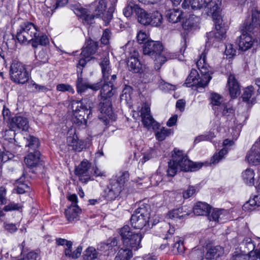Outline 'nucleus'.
<instances>
[{"instance_id":"0eeeda50","label":"nucleus","mask_w":260,"mask_h":260,"mask_svg":"<svg viewBox=\"0 0 260 260\" xmlns=\"http://www.w3.org/2000/svg\"><path fill=\"white\" fill-rule=\"evenodd\" d=\"M119 233L124 247L136 251L141 247V241L143 236L140 233H135L129 226L124 225L120 229Z\"/></svg>"},{"instance_id":"e433bc0d","label":"nucleus","mask_w":260,"mask_h":260,"mask_svg":"<svg viewBox=\"0 0 260 260\" xmlns=\"http://www.w3.org/2000/svg\"><path fill=\"white\" fill-rule=\"evenodd\" d=\"M189 213L184 210L183 207H181L177 209H175L171 210L168 213V216L170 218L174 220L177 219H182L186 216L188 215Z\"/></svg>"},{"instance_id":"c85d7f7f","label":"nucleus","mask_w":260,"mask_h":260,"mask_svg":"<svg viewBox=\"0 0 260 260\" xmlns=\"http://www.w3.org/2000/svg\"><path fill=\"white\" fill-rule=\"evenodd\" d=\"M211 207L206 203L199 202L193 208V213L198 216H204L209 214Z\"/></svg>"},{"instance_id":"7ed1b4c3","label":"nucleus","mask_w":260,"mask_h":260,"mask_svg":"<svg viewBox=\"0 0 260 260\" xmlns=\"http://www.w3.org/2000/svg\"><path fill=\"white\" fill-rule=\"evenodd\" d=\"M172 157V159L168 162L167 170V174L169 176H175L178 169L184 171H195L203 166L202 163L190 161L185 154L176 148L174 149Z\"/></svg>"},{"instance_id":"e2e57ef3","label":"nucleus","mask_w":260,"mask_h":260,"mask_svg":"<svg viewBox=\"0 0 260 260\" xmlns=\"http://www.w3.org/2000/svg\"><path fill=\"white\" fill-rule=\"evenodd\" d=\"M155 156V150L153 149L152 148H150L149 150H148L144 153L143 159H144V161H146L147 160H148L150 158L154 157Z\"/></svg>"},{"instance_id":"2f4dec72","label":"nucleus","mask_w":260,"mask_h":260,"mask_svg":"<svg viewBox=\"0 0 260 260\" xmlns=\"http://www.w3.org/2000/svg\"><path fill=\"white\" fill-rule=\"evenodd\" d=\"M81 209L78 206L71 205L65 210V215L67 220L72 222L78 218Z\"/></svg>"},{"instance_id":"4d7b16f0","label":"nucleus","mask_w":260,"mask_h":260,"mask_svg":"<svg viewBox=\"0 0 260 260\" xmlns=\"http://www.w3.org/2000/svg\"><path fill=\"white\" fill-rule=\"evenodd\" d=\"M6 44L9 49H15L16 47V41L14 36L10 35L8 36Z\"/></svg>"},{"instance_id":"ea45409f","label":"nucleus","mask_w":260,"mask_h":260,"mask_svg":"<svg viewBox=\"0 0 260 260\" xmlns=\"http://www.w3.org/2000/svg\"><path fill=\"white\" fill-rule=\"evenodd\" d=\"M132 250L122 246L118 251L114 260H129L133 256Z\"/></svg>"},{"instance_id":"7c9ffc66","label":"nucleus","mask_w":260,"mask_h":260,"mask_svg":"<svg viewBox=\"0 0 260 260\" xmlns=\"http://www.w3.org/2000/svg\"><path fill=\"white\" fill-rule=\"evenodd\" d=\"M159 127L160 126L158 124V126L155 127V129H154L155 131V137L159 141L165 140L167 137L173 134L174 131L172 129L167 128L165 127Z\"/></svg>"},{"instance_id":"c03bdc74","label":"nucleus","mask_w":260,"mask_h":260,"mask_svg":"<svg viewBox=\"0 0 260 260\" xmlns=\"http://www.w3.org/2000/svg\"><path fill=\"white\" fill-rule=\"evenodd\" d=\"M195 18H197L193 15H189L188 17L183 16L182 27L185 30L191 29L194 25L196 20Z\"/></svg>"},{"instance_id":"ddd939ff","label":"nucleus","mask_w":260,"mask_h":260,"mask_svg":"<svg viewBox=\"0 0 260 260\" xmlns=\"http://www.w3.org/2000/svg\"><path fill=\"white\" fill-rule=\"evenodd\" d=\"M70 7L80 17L84 24L90 25L94 23V19L96 17L95 14L94 15L89 14L86 9L82 7L79 4L75 5L70 4Z\"/></svg>"},{"instance_id":"3c124183","label":"nucleus","mask_w":260,"mask_h":260,"mask_svg":"<svg viewBox=\"0 0 260 260\" xmlns=\"http://www.w3.org/2000/svg\"><path fill=\"white\" fill-rule=\"evenodd\" d=\"M228 152L227 150L225 148L222 149L218 153L215 154L211 158L210 164H216L218 163L220 160H221L223 156Z\"/></svg>"},{"instance_id":"0e129e2a","label":"nucleus","mask_w":260,"mask_h":260,"mask_svg":"<svg viewBox=\"0 0 260 260\" xmlns=\"http://www.w3.org/2000/svg\"><path fill=\"white\" fill-rule=\"evenodd\" d=\"M164 229L165 230V232H167L166 236L164 238L166 239H170V236L173 235L175 232L174 228H171L169 224H165V226Z\"/></svg>"},{"instance_id":"2eb2a0df","label":"nucleus","mask_w":260,"mask_h":260,"mask_svg":"<svg viewBox=\"0 0 260 260\" xmlns=\"http://www.w3.org/2000/svg\"><path fill=\"white\" fill-rule=\"evenodd\" d=\"M93 104L92 102L89 103L88 106L85 107V110H80L79 112H75L74 115V122L78 125L84 126L86 125V119L85 118V115L87 114V118H90L91 114V108Z\"/></svg>"},{"instance_id":"09e8293b","label":"nucleus","mask_w":260,"mask_h":260,"mask_svg":"<svg viewBox=\"0 0 260 260\" xmlns=\"http://www.w3.org/2000/svg\"><path fill=\"white\" fill-rule=\"evenodd\" d=\"M256 199H257V197H254L253 199H250L245 203L242 207L243 210L247 211L255 210L256 207H258L256 204Z\"/></svg>"},{"instance_id":"473e14b6","label":"nucleus","mask_w":260,"mask_h":260,"mask_svg":"<svg viewBox=\"0 0 260 260\" xmlns=\"http://www.w3.org/2000/svg\"><path fill=\"white\" fill-rule=\"evenodd\" d=\"M173 243L172 244L171 250L174 254H182L185 251L182 238L179 236L174 238Z\"/></svg>"},{"instance_id":"9b49d317","label":"nucleus","mask_w":260,"mask_h":260,"mask_svg":"<svg viewBox=\"0 0 260 260\" xmlns=\"http://www.w3.org/2000/svg\"><path fill=\"white\" fill-rule=\"evenodd\" d=\"M150 222L149 213L144 208H139L132 215L131 223L135 229H142Z\"/></svg>"},{"instance_id":"20e7f679","label":"nucleus","mask_w":260,"mask_h":260,"mask_svg":"<svg viewBox=\"0 0 260 260\" xmlns=\"http://www.w3.org/2000/svg\"><path fill=\"white\" fill-rule=\"evenodd\" d=\"M206 55L203 53L200 58L196 62L197 67L200 72L201 76L195 69H192L190 74L186 79L185 84L188 87L196 85L198 87L206 86L212 77L209 73L208 66L206 63Z\"/></svg>"},{"instance_id":"bf43d9fd","label":"nucleus","mask_w":260,"mask_h":260,"mask_svg":"<svg viewBox=\"0 0 260 260\" xmlns=\"http://www.w3.org/2000/svg\"><path fill=\"white\" fill-rule=\"evenodd\" d=\"M22 206L19 204H16L14 202L9 203L4 208V210L5 211H10L12 210H19L22 208Z\"/></svg>"},{"instance_id":"69168bd1","label":"nucleus","mask_w":260,"mask_h":260,"mask_svg":"<svg viewBox=\"0 0 260 260\" xmlns=\"http://www.w3.org/2000/svg\"><path fill=\"white\" fill-rule=\"evenodd\" d=\"M196 192V189L194 186H189L188 188L183 192V197L188 199L194 194Z\"/></svg>"},{"instance_id":"f257e3e1","label":"nucleus","mask_w":260,"mask_h":260,"mask_svg":"<svg viewBox=\"0 0 260 260\" xmlns=\"http://www.w3.org/2000/svg\"><path fill=\"white\" fill-rule=\"evenodd\" d=\"M16 37L19 43L22 44L31 43L34 48L39 45L46 46L49 43L48 37L40 32L38 28L32 23L25 21L21 23L17 29Z\"/></svg>"},{"instance_id":"f3484780","label":"nucleus","mask_w":260,"mask_h":260,"mask_svg":"<svg viewBox=\"0 0 260 260\" xmlns=\"http://www.w3.org/2000/svg\"><path fill=\"white\" fill-rule=\"evenodd\" d=\"M99 108L101 113L105 115L106 119H107L106 117H107L112 120H115L116 118L113 112L111 100L106 99H104V100L101 99Z\"/></svg>"},{"instance_id":"864d4df0","label":"nucleus","mask_w":260,"mask_h":260,"mask_svg":"<svg viewBox=\"0 0 260 260\" xmlns=\"http://www.w3.org/2000/svg\"><path fill=\"white\" fill-rule=\"evenodd\" d=\"M56 90L58 91L66 92L68 91L72 94L74 93L75 90L73 87L68 84H59L56 86Z\"/></svg>"},{"instance_id":"13d9d810","label":"nucleus","mask_w":260,"mask_h":260,"mask_svg":"<svg viewBox=\"0 0 260 260\" xmlns=\"http://www.w3.org/2000/svg\"><path fill=\"white\" fill-rule=\"evenodd\" d=\"M236 50L232 44H229L225 46V54L229 58L233 57L236 54Z\"/></svg>"},{"instance_id":"39448f33","label":"nucleus","mask_w":260,"mask_h":260,"mask_svg":"<svg viewBox=\"0 0 260 260\" xmlns=\"http://www.w3.org/2000/svg\"><path fill=\"white\" fill-rule=\"evenodd\" d=\"M163 46L159 42L152 40L146 42L143 47L144 55H147L154 59V68L160 69L161 66L166 61V57L161 54Z\"/></svg>"},{"instance_id":"a18cd8bd","label":"nucleus","mask_w":260,"mask_h":260,"mask_svg":"<svg viewBox=\"0 0 260 260\" xmlns=\"http://www.w3.org/2000/svg\"><path fill=\"white\" fill-rule=\"evenodd\" d=\"M72 247H67L64 249L65 255L72 258H78L81 254L82 250V247L81 246H78L74 251H72Z\"/></svg>"},{"instance_id":"393cba45","label":"nucleus","mask_w":260,"mask_h":260,"mask_svg":"<svg viewBox=\"0 0 260 260\" xmlns=\"http://www.w3.org/2000/svg\"><path fill=\"white\" fill-rule=\"evenodd\" d=\"M67 143L68 145L72 147L73 150L80 152L85 148L84 142L79 140L77 136L74 132L73 136H69L67 137Z\"/></svg>"},{"instance_id":"37998d69","label":"nucleus","mask_w":260,"mask_h":260,"mask_svg":"<svg viewBox=\"0 0 260 260\" xmlns=\"http://www.w3.org/2000/svg\"><path fill=\"white\" fill-rule=\"evenodd\" d=\"M226 213V211L223 209H213L209 215V219L210 221H217L219 218H222Z\"/></svg>"},{"instance_id":"5fc2aeb1","label":"nucleus","mask_w":260,"mask_h":260,"mask_svg":"<svg viewBox=\"0 0 260 260\" xmlns=\"http://www.w3.org/2000/svg\"><path fill=\"white\" fill-rule=\"evenodd\" d=\"M253 90L254 88L252 86L246 88L242 95L243 101L246 102H248L252 95Z\"/></svg>"},{"instance_id":"603ef678","label":"nucleus","mask_w":260,"mask_h":260,"mask_svg":"<svg viewBox=\"0 0 260 260\" xmlns=\"http://www.w3.org/2000/svg\"><path fill=\"white\" fill-rule=\"evenodd\" d=\"M129 173L127 171L123 172L118 177V179L115 181L118 182V184L120 185L121 187L123 188L124 184L129 179Z\"/></svg>"},{"instance_id":"4be33fe9","label":"nucleus","mask_w":260,"mask_h":260,"mask_svg":"<svg viewBox=\"0 0 260 260\" xmlns=\"http://www.w3.org/2000/svg\"><path fill=\"white\" fill-rule=\"evenodd\" d=\"M229 91L232 98H237L240 93L239 84L233 75H230L228 80Z\"/></svg>"},{"instance_id":"b1692460","label":"nucleus","mask_w":260,"mask_h":260,"mask_svg":"<svg viewBox=\"0 0 260 260\" xmlns=\"http://www.w3.org/2000/svg\"><path fill=\"white\" fill-rule=\"evenodd\" d=\"M40 151L30 152L24 158L26 166L29 168H33L39 166L40 162Z\"/></svg>"},{"instance_id":"49530a36","label":"nucleus","mask_w":260,"mask_h":260,"mask_svg":"<svg viewBox=\"0 0 260 260\" xmlns=\"http://www.w3.org/2000/svg\"><path fill=\"white\" fill-rule=\"evenodd\" d=\"M138 5L135 4L132 2H129L127 6L124 8L123 10V14L126 17L131 16L133 13L137 14V8H139Z\"/></svg>"},{"instance_id":"6e6552de","label":"nucleus","mask_w":260,"mask_h":260,"mask_svg":"<svg viewBox=\"0 0 260 260\" xmlns=\"http://www.w3.org/2000/svg\"><path fill=\"white\" fill-rule=\"evenodd\" d=\"M11 80L18 84H24L29 79V74L25 66L18 60H13L10 70Z\"/></svg>"},{"instance_id":"8fccbe9b","label":"nucleus","mask_w":260,"mask_h":260,"mask_svg":"<svg viewBox=\"0 0 260 260\" xmlns=\"http://www.w3.org/2000/svg\"><path fill=\"white\" fill-rule=\"evenodd\" d=\"M219 110L222 111V114L226 117L233 115L234 112L232 106L229 103L222 104L221 108Z\"/></svg>"},{"instance_id":"c756f323","label":"nucleus","mask_w":260,"mask_h":260,"mask_svg":"<svg viewBox=\"0 0 260 260\" xmlns=\"http://www.w3.org/2000/svg\"><path fill=\"white\" fill-rule=\"evenodd\" d=\"M183 16L184 13L179 9L169 10L166 13V17L168 21L173 23L180 21Z\"/></svg>"},{"instance_id":"de8ad7c7","label":"nucleus","mask_w":260,"mask_h":260,"mask_svg":"<svg viewBox=\"0 0 260 260\" xmlns=\"http://www.w3.org/2000/svg\"><path fill=\"white\" fill-rule=\"evenodd\" d=\"M150 19L151 23H150L149 24H151L153 26H158L161 23L162 17L160 13L156 11L151 14V17Z\"/></svg>"},{"instance_id":"5701e85b","label":"nucleus","mask_w":260,"mask_h":260,"mask_svg":"<svg viewBox=\"0 0 260 260\" xmlns=\"http://www.w3.org/2000/svg\"><path fill=\"white\" fill-rule=\"evenodd\" d=\"M237 241L242 249L245 253L252 252L255 248L254 242L250 238L244 237L242 236L237 237Z\"/></svg>"},{"instance_id":"f03ea898","label":"nucleus","mask_w":260,"mask_h":260,"mask_svg":"<svg viewBox=\"0 0 260 260\" xmlns=\"http://www.w3.org/2000/svg\"><path fill=\"white\" fill-rule=\"evenodd\" d=\"M257 11H254L251 18L246 20L241 27V35L237 39L239 49L245 51L252 46L255 34L260 26V20H257Z\"/></svg>"},{"instance_id":"423d86ee","label":"nucleus","mask_w":260,"mask_h":260,"mask_svg":"<svg viewBox=\"0 0 260 260\" xmlns=\"http://www.w3.org/2000/svg\"><path fill=\"white\" fill-rule=\"evenodd\" d=\"M220 0H184L182 7L184 9L200 10L207 9L208 14L214 15L220 9Z\"/></svg>"},{"instance_id":"79ce46f5","label":"nucleus","mask_w":260,"mask_h":260,"mask_svg":"<svg viewBox=\"0 0 260 260\" xmlns=\"http://www.w3.org/2000/svg\"><path fill=\"white\" fill-rule=\"evenodd\" d=\"M254 172L251 169H247L242 173V178L244 182L249 186H252L254 184Z\"/></svg>"},{"instance_id":"bb28decb","label":"nucleus","mask_w":260,"mask_h":260,"mask_svg":"<svg viewBox=\"0 0 260 260\" xmlns=\"http://www.w3.org/2000/svg\"><path fill=\"white\" fill-rule=\"evenodd\" d=\"M96 17H100L103 14L107 8L106 0H95L90 5Z\"/></svg>"},{"instance_id":"338daca9","label":"nucleus","mask_w":260,"mask_h":260,"mask_svg":"<svg viewBox=\"0 0 260 260\" xmlns=\"http://www.w3.org/2000/svg\"><path fill=\"white\" fill-rule=\"evenodd\" d=\"M56 243L58 245H66L67 247H72L73 243L71 241H68L64 239L57 238L56 240Z\"/></svg>"},{"instance_id":"774afa93","label":"nucleus","mask_w":260,"mask_h":260,"mask_svg":"<svg viewBox=\"0 0 260 260\" xmlns=\"http://www.w3.org/2000/svg\"><path fill=\"white\" fill-rule=\"evenodd\" d=\"M245 255L239 252L235 251L231 257L230 260H243L245 259Z\"/></svg>"},{"instance_id":"9d476101","label":"nucleus","mask_w":260,"mask_h":260,"mask_svg":"<svg viewBox=\"0 0 260 260\" xmlns=\"http://www.w3.org/2000/svg\"><path fill=\"white\" fill-rule=\"evenodd\" d=\"M125 47L126 52L129 55L127 63L129 71L133 73H141L142 72V64L138 58V52L135 48L131 47L129 43Z\"/></svg>"},{"instance_id":"4468645a","label":"nucleus","mask_w":260,"mask_h":260,"mask_svg":"<svg viewBox=\"0 0 260 260\" xmlns=\"http://www.w3.org/2000/svg\"><path fill=\"white\" fill-rule=\"evenodd\" d=\"M90 168L91 164L87 159H84L76 168L75 173L79 176L80 181L86 183L91 180Z\"/></svg>"},{"instance_id":"412c9836","label":"nucleus","mask_w":260,"mask_h":260,"mask_svg":"<svg viewBox=\"0 0 260 260\" xmlns=\"http://www.w3.org/2000/svg\"><path fill=\"white\" fill-rule=\"evenodd\" d=\"M100 66L102 69L103 78L104 81H108L109 75L111 73V69L110 64V60L107 53H105L101 60L100 62Z\"/></svg>"},{"instance_id":"1a4fd4ad","label":"nucleus","mask_w":260,"mask_h":260,"mask_svg":"<svg viewBox=\"0 0 260 260\" xmlns=\"http://www.w3.org/2000/svg\"><path fill=\"white\" fill-rule=\"evenodd\" d=\"M219 10V9L214 15L212 14L215 19V30L214 31H211L207 34L208 41L210 42L219 41L226 37V28L223 24L222 19L220 16H217L216 18H215Z\"/></svg>"},{"instance_id":"052dcab7","label":"nucleus","mask_w":260,"mask_h":260,"mask_svg":"<svg viewBox=\"0 0 260 260\" xmlns=\"http://www.w3.org/2000/svg\"><path fill=\"white\" fill-rule=\"evenodd\" d=\"M159 88L161 90L166 92L169 90H174L175 86L170 83L165 82L164 81L159 83Z\"/></svg>"},{"instance_id":"a211bd4d","label":"nucleus","mask_w":260,"mask_h":260,"mask_svg":"<svg viewBox=\"0 0 260 260\" xmlns=\"http://www.w3.org/2000/svg\"><path fill=\"white\" fill-rule=\"evenodd\" d=\"M142 122L146 127H152L153 129L158 126V123L155 121L150 115V109L149 107L143 108L141 111Z\"/></svg>"},{"instance_id":"6ab92c4d","label":"nucleus","mask_w":260,"mask_h":260,"mask_svg":"<svg viewBox=\"0 0 260 260\" xmlns=\"http://www.w3.org/2000/svg\"><path fill=\"white\" fill-rule=\"evenodd\" d=\"M10 126L12 128H18L26 131L29 127L28 119L25 117L21 115L15 116L11 120Z\"/></svg>"},{"instance_id":"cd10ccee","label":"nucleus","mask_w":260,"mask_h":260,"mask_svg":"<svg viewBox=\"0 0 260 260\" xmlns=\"http://www.w3.org/2000/svg\"><path fill=\"white\" fill-rule=\"evenodd\" d=\"M25 142V147L28 148V152L39 151L38 148L40 146L39 139L32 136L29 135L26 138H24Z\"/></svg>"},{"instance_id":"f8f14e48","label":"nucleus","mask_w":260,"mask_h":260,"mask_svg":"<svg viewBox=\"0 0 260 260\" xmlns=\"http://www.w3.org/2000/svg\"><path fill=\"white\" fill-rule=\"evenodd\" d=\"M80 73L78 72L77 79L75 82L77 92L82 95L88 89H91L94 91H96L100 89L101 84L100 82L91 84L89 83L88 79L82 77V68L80 69Z\"/></svg>"},{"instance_id":"6e6d98bb","label":"nucleus","mask_w":260,"mask_h":260,"mask_svg":"<svg viewBox=\"0 0 260 260\" xmlns=\"http://www.w3.org/2000/svg\"><path fill=\"white\" fill-rule=\"evenodd\" d=\"M215 137L213 133L210 132L208 134L202 135L198 136L194 140V143H199L202 141H210Z\"/></svg>"},{"instance_id":"c9c22d12","label":"nucleus","mask_w":260,"mask_h":260,"mask_svg":"<svg viewBox=\"0 0 260 260\" xmlns=\"http://www.w3.org/2000/svg\"><path fill=\"white\" fill-rule=\"evenodd\" d=\"M101 99H110L114 95V90L113 84H109L104 82L100 91Z\"/></svg>"},{"instance_id":"4c0bfd02","label":"nucleus","mask_w":260,"mask_h":260,"mask_svg":"<svg viewBox=\"0 0 260 260\" xmlns=\"http://www.w3.org/2000/svg\"><path fill=\"white\" fill-rule=\"evenodd\" d=\"M91 102L87 99H85L82 101L73 100L71 102L70 106L73 110V113L79 112L80 110H85V107L88 106L89 103Z\"/></svg>"},{"instance_id":"58836bf2","label":"nucleus","mask_w":260,"mask_h":260,"mask_svg":"<svg viewBox=\"0 0 260 260\" xmlns=\"http://www.w3.org/2000/svg\"><path fill=\"white\" fill-rule=\"evenodd\" d=\"M100 254L93 247H88L83 253V260H95L99 258Z\"/></svg>"},{"instance_id":"680f3d73","label":"nucleus","mask_w":260,"mask_h":260,"mask_svg":"<svg viewBox=\"0 0 260 260\" xmlns=\"http://www.w3.org/2000/svg\"><path fill=\"white\" fill-rule=\"evenodd\" d=\"M110 38V31L109 29H106L103 32L101 41V43L104 45H107L109 42V39Z\"/></svg>"},{"instance_id":"72a5a7b5","label":"nucleus","mask_w":260,"mask_h":260,"mask_svg":"<svg viewBox=\"0 0 260 260\" xmlns=\"http://www.w3.org/2000/svg\"><path fill=\"white\" fill-rule=\"evenodd\" d=\"M137 14L138 21L142 24L146 25L151 23V14L148 13L144 9L139 8H137Z\"/></svg>"},{"instance_id":"a19ab883","label":"nucleus","mask_w":260,"mask_h":260,"mask_svg":"<svg viewBox=\"0 0 260 260\" xmlns=\"http://www.w3.org/2000/svg\"><path fill=\"white\" fill-rule=\"evenodd\" d=\"M210 99L211 103L215 110L218 111L221 108V105L225 104L223 98L217 93H211Z\"/></svg>"},{"instance_id":"a878e982","label":"nucleus","mask_w":260,"mask_h":260,"mask_svg":"<svg viewBox=\"0 0 260 260\" xmlns=\"http://www.w3.org/2000/svg\"><path fill=\"white\" fill-rule=\"evenodd\" d=\"M223 254L224 249L221 246L219 245L211 246L208 249L205 258L207 260H216Z\"/></svg>"},{"instance_id":"dca6fc26","label":"nucleus","mask_w":260,"mask_h":260,"mask_svg":"<svg viewBox=\"0 0 260 260\" xmlns=\"http://www.w3.org/2000/svg\"><path fill=\"white\" fill-rule=\"evenodd\" d=\"M122 189L118 182L112 180L104 191L105 197L108 200H113L119 196Z\"/></svg>"},{"instance_id":"aec40b11","label":"nucleus","mask_w":260,"mask_h":260,"mask_svg":"<svg viewBox=\"0 0 260 260\" xmlns=\"http://www.w3.org/2000/svg\"><path fill=\"white\" fill-rule=\"evenodd\" d=\"M246 159L253 165L260 164V147L258 144H254L248 152Z\"/></svg>"},{"instance_id":"f704fd0d","label":"nucleus","mask_w":260,"mask_h":260,"mask_svg":"<svg viewBox=\"0 0 260 260\" xmlns=\"http://www.w3.org/2000/svg\"><path fill=\"white\" fill-rule=\"evenodd\" d=\"M97 45L94 41L89 40L87 42V45L84 47L81 55L85 58H88L91 55L94 54L96 50Z\"/></svg>"}]
</instances>
